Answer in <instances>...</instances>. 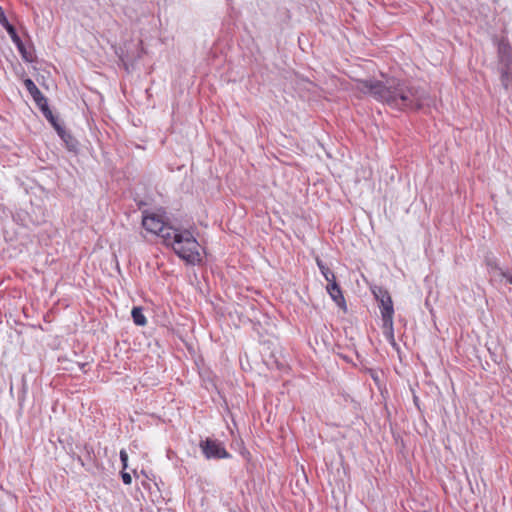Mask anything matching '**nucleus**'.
I'll return each mask as SVG.
<instances>
[{
  "mask_svg": "<svg viewBox=\"0 0 512 512\" xmlns=\"http://www.w3.org/2000/svg\"><path fill=\"white\" fill-rule=\"evenodd\" d=\"M199 446L207 459H224L230 457V454L223 444L217 440L206 438L200 441Z\"/></svg>",
  "mask_w": 512,
  "mask_h": 512,
  "instance_id": "nucleus-6",
  "label": "nucleus"
},
{
  "mask_svg": "<svg viewBox=\"0 0 512 512\" xmlns=\"http://www.w3.org/2000/svg\"><path fill=\"white\" fill-rule=\"evenodd\" d=\"M120 460L122 462L123 470H125L127 468L128 454L124 449L120 451Z\"/></svg>",
  "mask_w": 512,
  "mask_h": 512,
  "instance_id": "nucleus-16",
  "label": "nucleus"
},
{
  "mask_svg": "<svg viewBox=\"0 0 512 512\" xmlns=\"http://www.w3.org/2000/svg\"><path fill=\"white\" fill-rule=\"evenodd\" d=\"M13 43L17 46L19 53L24 61L32 63L34 61V53L28 50L20 37V34H10Z\"/></svg>",
  "mask_w": 512,
  "mask_h": 512,
  "instance_id": "nucleus-10",
  "label": "nucleus"
},
{
  "mask_svg": "<svg viewBox=\"0 0 512 512\" xmlns=\"http://www.w3.org/2000/svg\"><path fill=\"white\" fill-rule=\"evenodd\" d=\"M24 85H25L27 91L32 96L33 100L35 101L37 107L40 109V111L42 112L44 117L50 122V124L53 125L57 121H59L58 117L52 113V111L48 105L47 98L41 93V91L35 85L33 80L30 78L25 79Z\"/></svg>",
  "mask_w": 512,
  "mask_h": 512,
  "instance_id": "nucleus-4",
  "label": "nucleus"
},
{
  "mask_svg": "<svg viewBox=\"0 0 512 512\" xmlns=\"http://www.w3.org/2000/svg\"><path fill=\"white\" fill-rule=\"evenodd\" d=\"M500 81L505 89L512 86V66H498Z\"/></svg>",
  "mask_w": 512,
  "mask_h": 512,
  "instance_id": "nucleus-11",
  "label": "nucleus"
},
{
  "mask_svg": "<svg viewBox=\"0 0 512 512\" xmlns=\"http://www.w3.org/2000/svg\"><path fill=\"white\" fill-rule=\"evenodd\" d=\"M142 226L148 232L163 239L166 246H171L174 252L189 265L202 262L199 252L200 245L189 230H182L170 225L163 216L156 213H143Z\"/></svg>",
  "mask_w": 512,
  "mask_h": 512,
  "instance_id": "nucleus-2",
  "label": "nucleus"
},
{
  "mask_svg": "<svg viewBox=\"0 0 512 512\" xmlns=\"http://www.w3.org/2000/svg\"><path fill=\"white\" fill-rule=\"evenodd\" d=\"M298 43H299L300 48H301L302 50H304V48L302 47V40H301V38H300V37L298 38Z\"/></svg>",
  "mask_w": 512,
  "mask_h": 512,
  "instance_id": "nucleus-21",
  "label": "nucleus"
},
{
  "mask_svg": "<svg viewBox=\"0 0 512 512\" xmlns=\"http://www.w3.org/2000/svg\"><path fill=\"white\" fill-rule=\"evenodd\" d=\"M493 43L497 46L498 66H512V46L504 36L494 35Z\"/></svg>",
  "mask_w": 512,
  "mask_h": 512,
  "instance_id": "nucleus-7",
  "label": "nucleus"
},
{
  "mask_svg": "<svg viewBox=\"0 0 512 512\" xmlns=\"http://www.w3.org/2000/svg\"><path fill=\"white\" fill-rule=\"evenodd\" d=\"M383 322V330L384 335L387 338V340L393 345L396 346L395 338H394V329H393V318H390V322Z\"/></svg>",
  "mask_w": 512,
  "mask_h": 512,
  "instance_id": "nucleus-13",
  "label": "nucleus"
},
{
  "mask_svg": "<svg viewBox=\"0 0 512 512\" xmlns=\"http://www.w3.org/2000/svg\"><path fill=\"white\" fill-rule=\"evenodd\" d=\"M326 290L332 300L337 304L339 308H341L344 312H347V305L345 298L342 293V289L339 284L336 282V279L328 282Z\"/></svg>",
  "mask_w": 512,
  "mask_h": 512,
  "instance_id": "nucleus-8",
  "label": "nucleus"
},
{
  "mask_svg": "<svg viewBox=\"0 0 512 512\" xmlns=\"http://www.w3.org/2000/svg\"><path fill=\"white\" fill-rule=\"evenodd\" d=\"M0 25L2 28H4L7 32H16L14 27L10 24L8 21L4 10L2 7H0Z\"/></svg>",
  "mask_w": 512,
  "mask_h": 512,
  "instance_id": "nucleus-15",
  "label": "nucleus"
},
{
  "mask_svg": "<svg viewBox=\"0 0 512 512\" xmlns=\"http://www.w3.org/2000/svg\"><path fill=\"white\" fill-rule=\"evenodd\" d=\"M357 89L400 111L419 110L427 98V92L422 87L412 81L393 77L385 81L357 80Z\"/></svg>",
  "mask_w": 512,
  "mask_h": 512,
  "instance_id": "nucleus-1",
  "label": "nucleus"
},
{
  "mask_svg": "<svg viewBox=\"0 0 512 512\" xmlns=\"http://www.w3.org/2000/svg\"><path fill=\"white\" fill-rule=\"evenodd\" d=\"M52 126L69 151H76L78 149V141L68 131H66L64 125L60 123V121H57Z\"/></svg>",
  "mask_w": 512,
  "mask_h": 512,
  "instance_id": "nucleus-9",
  "label": "nucleus"
},
{
  "mask_svg": "<svg viewBox=\"0 0 512 512\" xmlns=\"http://www.w3.org/2000/svg\"><path fill=\"white\" fill-rule=\"evenodd\" d=\"M122 481L125 485H130L132 482L131 475L124 470L121 472Z\"/></svg>",
  "mask_w": 512,
  "mask_h": 512,
  "instance_id": "nucleus-17",
  "label": "nucleus"
},
{
  "mask_svg": "<svg viewBox=\"0 0 512 512\" xmlns=\"http://www.w3.org/2000/svg\"><path fill=\"white\" fill-rule=\"evenodd\" d=\"M371 376H372V378H373L375 381H377V380H378L377 376H376V375H374V373H372V374H371Z\"/></svg>",
  "mask_w": 512,
  "mask_h": 512,
  "instance_id": "nucleus-22",
  "label": "nucleus"
},
{
  "mask_svg": "<svg viewBox=\"0 0 512 512\" xmlns=\"http://www.w3.org/2000/svg\"><path fill=\"white\" fill-rule=\"evenodd\" d=\"M76 459H77V461L80 463V465H81L82 467H85V466H86V462H85V460H84L81 456H77V458H76Z\"/></svg>",
  "mask_w": 512,
  "mask_h": 512,
  "instance_id": "nucleus-20",
  "label": "nucleus"
},
{
  "mask_svg": "<svg viewBox=\"0 0 512 512\" xmlns=\"http://www.w3.org/2000/svg\"><path fill=\"white\" fill-rule=\"evenodd\" d=\"M131 316H132L133 322L137 326H145L147 324V319L143 313L142 307H139V306L133 307V309L131 311Z\"/></svg>",
  "mask_w": 512,
  "mask_h": 512,
  "instance_id": "nucleus-12",
  "label": "nucleus"
},
{
  "mask_svg": "<svg viewBox=\"0 0 512 512\" xmlns=\"http://www.w3.org/2000/svg\"><path fill=\"white\" fill-rule=\"evenodd\" d=\"M501 276L512 284V270L501 271Z\"/></svg>",
  "mask_w": 512,
  "mask_h": 512,
  "instance_id": "nucleus-18",
  "label": "nucleus"
},
{
  "mask_svg": "<svg viewBox=\"0 0 512 512\" xmlns=\"http://www.w3.org/2000/svg\"><path fill=\"white\" fill-rule=\"evenodd\" d=\"M84 450L86 451V454H87V460L91 461L92 460V455L94 454L93 447L85 444L84 445Z\"/></svg>",
  "mask_w": 512,
  "mask_h": 512,
  "instance_id": "nucleus-19",
  "label": "nucleus"
},
{
  "mask_svg": "<svg viewBox=\"0 0 512 512\" xmlns=\"http://www.w3.org/2000/svg\"><path fill=\"white\" fill-rule=\"evenodd\" d=\"M124 36L118 46L115 47V53L127 70L129 65H133L135 61L141 58L144 49L140 38H135L132 34H124Z\"/></svg>",
  "mask_w": 512,
  "mask_h": 512,
  "instance_id": "nucleus-3",
  "label": "nucleus"
},
{
  "mask_svg": "<svg viewBox=\"0 0 512 512\" xmlns=\"http://www.w3.org/2000/svg\"><path fill=\"white\" fill-rule=\"evenodd\" d=\"M372 294L379 303L382 321L390 322V318L394 316L393 301L389 291L382 286L371 287Z\"/></svg>",
  "mask_w": 512,
  "mask_h": 512,
  "instance_id": "nucleus-5",
  "label": "nucleus"
},
{
  "mask_svg": "<svg viewBox=\"0 0 512 512\" xmlns=\"http://www.w3.org/2000/svg\"><path fill=\"white\" fill-rule=\"evenodd\" d=\"M316 263L327 282L336 279L335 274L324 264V262L319 257L316 258Z\"/></svg>",
  "mask_w": 512,
  "mask_h": 512,
  "instance_id": "nucleus-14",
  "label": "nucleus"
}]
</instances>
